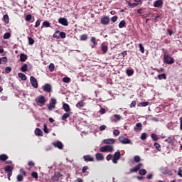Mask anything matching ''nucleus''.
Returning <instances> with one entry per match:
<instances>
[{
	"instance_id": "40",
	"label": "nucleus",
	"mask_w": 182,
	"mask_h": 182,
	"mask_svg": "<svg viewBox=\"0 0 182 182\" xmlns=\"http://www.w3.org/2000/svg\"><path fill=\"white\" fill-rule=\"evenodd\" d=\"M139 48L141 53H144V47L143 46V44L139 43Z\"/></svg>"
},
{
	"instance_id": "21",
	"label": "nucleus",
	"mask_w": 182,
	"mask_h": 182,
	"mask_svg": "<svg viewBox=\"0 0 182 182\" xmlns=\"http://www.w3.org/2000/svg\"><path fill=\"white\" fill-rule=\"evenodd\" d=\"M26 59H28V55H26V54L21 53L20 55V60L21 62H25L26 60Z\"/></svg>"
},
{
	"instance_id": "33",
	"label": "nucleus",
	"mask_w": 182,
	"mask_h": 182,
	"mask_svg": "<svg viewBox=\"0 0 182 182\" xmlns=\"http://www.w3.org/2000/svg\"><path fill=\"white\" fill-rule=\"evenodd\" d=\"M124 26H126V21H124V20H122L119 23V28H120V29H122V28H124Z\"/></svg>"
},
{
	"instance_id": "51",
	"label": "nucleus",
	"mask_w": 182,
	"mask_h": 182,
	"mask_svg": "<svg viewBox=\"0 0 182 182\" xmlns=\"http://www.w3.org/2000/svg\"><path fill=\"white\" fill-rule=\"evenodd\" d=\"M11 72H12V68H11V67H6L5 68L6 73H11Z\"/></svg>"
},
{
	"instance_id": "20",
	"label": "nucleus",
	"mask_w": 182,
	"mask_h": 182,
	"mask_svg": "<svg viewBox=\"0 0 182 182\" xmlns=\"http://www.w3.org/2000/svg\"><path fill=\"white\" fill-rule=\"evenodd\" d=\"M63 108L64 109L65 112H70V107L67 103H64L63 105Z\"/></svg>"
},
{
	"instance_id": "30",
	"label": "nucleus",
	"mask_w": 182,
	"mask_h": 182,
	"mask_svg": "<svg viewBox=\"0 0 182 182\" xmlns=\"http://www.w3.org/2000/svg\"><path fill=\"white\" fill-rule=\"evenodd\" d=\"M58 33H59V36L61 39H65V38H66V33L65 32L58 31Z\"/></svg>"
},
{
	"instance_id": "1",
	"label": "nucleus",
	"mask_w": 182,
	"mask_h": 182,
	"mask_svg": "<svg viewBox=\"0 0 182 182\" xmlns=\"http://www.w3.org/2000/svg\"><path fill=\"white\" fill-rule=\"evenodd\" d=\"M100 151L101 153H113V151H114V149L113 148V146H112V145H107L100 147Z\"/></svg>"
},
{
	"instance_id": "53",
	"label": "nucleus",
	"mask_w": 182,
	"mask_h": 182,
	"mask_svg": "<svg viewBox=\"0 0 182 182\" xmlns=\"http://www.w3.org/2000/svg\"><path fill=\"white\" fill-rule=\"evenodd\" d=\"M32 19V15L31 14H28L26 16V21L27 22H29V21H31Z\"/></svg>"
},
{
	"instance_id": "56",
	"label": "nucleus",
	"mask_w": 182,
	"mask_h": 182,
	"mask_svg": "<svg viewBox=\"0 0 182 182\" xmlns=\"http://www.w3.org/2000/svg\"><path fill=\"white\" fill-rule=\"evenodd\" d=\"M107 126L106 125H102V126H100V132H103L104 130H106V129H107Z\"/></svg>"
},
{
	"instance_id": "61",
	"label": "nucleus",
	"mask_w": 182,
	"mask_h": 182,
	"mask_svg": "<svg viewBox=\"0 0 182 182\" xmlns=\"http://www.w3.org/2000/svg\"><path fill=\"white\" fill-rule=\"evenodd\" d=\"M112 22H117V16H114L112 18H111Z\"/></svg>"
},
{
	"instance_id": "19",
	"label": "nucleus",
	"mask_w": 182,
	"mask_h": 182,
	"mask_svg": "<svg viewBox=\"0 0 182 182\" xmlns=\"http://www.w3.org/2000/svg\"><path fill=\"white\" fill-rule=\"evenodd\" d=\"M83 159L85 161H93L95 160V159L90 156V155H85Z\"/></svg>"
},
{
	"instance_id": "11",
	"label": "nucleus",
	"mask_w": 182,
	"mask_h": 182,
	"mask_svg": "<svg viewBox=\"0 0 182 182\" xmlns=\"http://www.w3.org/2000/svg\"><path fill=\"white\" fill-rule=\"evenodd\" d=\"M58 22L59 23H60L61 25H63L64 26H68V25H69V23L68 22V19L65 18H60L58 19Z\"/></svg>"
},
{
	"instance_id": "36",
	"label": "nucleus",
	"mask_w": 182,
	"mask_h": 182,
	"mask_svg": "<svg viewBox=\"0 0 182 182\" xmlns=\"http://www.w3.org/2000/svg\"><path fill=\"white\" fill-rule=\"evenodd\" d=\"M154 147L156 149V150H158V151H160L161 149V146H160V144H159V143H157V142H155L154 144Z\"/></svg>"
},
{
	"instance_id": "15",
	"label": "nucleus",
	"mask_w": 182,
	"mask_h": 182,
	"mask_svg": "<svg viewBox=\"0 0 182 182\" xmlns=\"http://www.w3.org/2000/svg\"><path fill=\"white\" fill-rule=\"evenodd\" d=\"M142 129H143V125L140 122L136 123L135 127H134V132H139V131L141 130Z\"/></svg>"
},
{
	"instance_id": "48",
	"label": "nucleus",
	"mask_w": 182,
	"mask_h": 182,
	"mask_svg": "<svg viewBox=\"0 0 182 182\" xmlns=\"http://www.w3.org/2000/svg\"><path fill=\"white\" fill-rule=\"evenodd\" d=\"M28 39L29 45H33V43H35V41L33 40V38L28 37Z\"/></svg>"
},
{
	"instance_id": "24",
	"label": "nucleus",
	"mask_w": 182,
	"mask_h": 182,
	"mask_svg": "<svg viewBox=\"0 0 182 182\" xmlns=\"http://www.w3.org/2000/svg\"><path fill=\"white\" fill-rule=\"evenodd\" d=\"M70 114H72L71 112H66L65 114H63L62 116V120H66V119H68V117H70Z\"/></svg>"
},
{
	"instance_id": "6",
	"label": "nucleus",
	"mask_w": 182,
	"mask_h": 182,
	"mask_svg": "<svg viewBox=\"0 0 182 182\" xmlns=\"http://www.w3.org/2000/svg\"><path fill=\"white\" fill-rule=\"evenodd\" d=\"M13 171H14V167L11 166H7L4 167V171H6V173H8L7 177H8L9 180H11V176H12Z\"/></svg>"
},
{
	"instance_id": "35",
	"label": "nucleus",
	"mask_w": 182,
	"mask_h": 182,
	"mask_svg": "<svg viewBox=\"0 0 182 182\" xmlns=\"http://www.w3.org/2000/svg\"><path fill=\"white\" fill-rule=\"evenodd\" d=\"M48 69L50 72H53V70H55V64L50 63L48 66Z\"/></svg>"
},
{
	"instance_id": "28",
	"label": "nucleus",
	"mask_w": 182,
	"mask_h": 182,
	"mask_svg": "<svg viewBox=\"0 0 182 182\" xmlns=\"http://www.w3.org/2000/svg\"><path fill=\"white\" fill-rule=\"evenodd\" d=\"M101 49L102 50V52H104V53H106V52H107V46L105 45V43H102L101 45Z\"/></svg>"
},
{
	"instance_id": "23",
	"label": "nucleus",
	"mask_w": 182,
	"mask_h": 182,
	"mask_svg": "<svg viewBox=\"0 0 182 182\" xmlns=\"http://www.w3.org/2000/svg\"><path fill=\"white\" fill-rule=\"evenodd\" d=\"M85 105H86V103L83 102L82 101H80L77 103L76 107L81 109V107H85Z\"/></svg>"
},
{
	"instance_id": "8",
	"label": "nucleus",
	"mask_w": 182,
	"mask_h": 182,
	"mask_svg": "<svg viewBox=\"0 0 182 182\" xmlns=\"http://www.w3.org/2000/svg\"><path fill=\"white\" fill-rule=\"evenodd\" d=\"M30 82L33 87H34L35 89H38V80H36V78H35V77L31 76L30 77Z\"/></svg>"
},
{
	"instance_id": "31",
	"label": "nucleus",
	"mask_w": 182,
	"mask_h": 182,
	"mask_svg": "<svg viewBox=\"0 0 182 182\" xmlns=\"http://www.w3.org/2000/svg\"><path fill=\"white\" fill-rule=\"evenodd\" d=\"M21 72H26L28 70V64H23L21 68Z\"/></svg>"
},
{
	"instance_id": "59",
	"label": "nucleus",
	"mask_w": 182,
	"mask_h": 182,
	"mask_svg": "<svg viewBox=\"0 0 182 182\" xmlns=\"http://www.w3.org/2000/svg\"><path fill=\"white\" fill-rule=\"evenodd\" d=\"M112 159H113V156L112 154H109L107 157L106 159L107 160V161H110V160H112Z\"/></svg>"
},
{
	"instance_id": "46",
	"label": "nucleus",
	"mask_w": 182,
	"mask_h": 182,
	"mask_svg": "<svg viewBox=\"0 0 182 182\" xmlns=\"http://www.w3.org/2000/svg\"><path fill=\"white\" fill-rule=\"evenodd\" d=\"M146 139H147V134L142 133L141 135V140H146Z\"/></svg>"
},
{
	"instance_id": "52",
	"label": "nucleus",
	"mask_w": 182,
	"mask_h": 182,
	"mask_svg": "<svg viewBox=\"0 0 182 182\" xmlns=\"http://www.w3.org/2000/svg\"><path fill=\"white\" fill-rule=\"evenodd\" d=\"M23 176L22 175L17 176V181L21 182V181H23Z\"/></svg>"
},
{
	"instance_id": "37",
	"label": "nucleus",
	"mask_w": 182,
	"mask_h": 182,
	"mask_svg": "<svg viewBox=\"0 0 182 182\" xmlns=\"http://www.w3.org/2000/svg\"><path fill=\"white\" fill-rule=\"evenodd\" d=\"M151 136L154 141H157V140H159V136H157V134H152Z\"/></svg>"
},
{
	"instance_id": "50",
	"label": "nucleus",
	"mask_w": 182,
	"mask_h": 182,
	"mask_svg": "<svg viewBox=\"0 0 182 182\" xmlns=\"http://www.w3.org/2000/svg\"><path fill=\"white\" fill-rule=\"evenodd\" d=\"M81 41H87V35L84 34L80 36Z\"/></svg>"
},
{
	"instance_id": "60",
	"label": "nucleus",
	"mask_w": 182,
	"mask_h": 182,
	"mask_svg": "<svg viewBox=\"0 0 182 182\" xmlns=\"http://www.w3.org/2000/svg\"><path fill=\"white\" fill-rule=\"evenodd\" d=\"M100 114H105V113H106V109L105 108H101L100 109Z\"/></svg>"
},
{
	"instance_id": "42",
	"label": "nucleus",
	"mask_w": 182,
	"mask_h": 182,
	"mask_svg": "<svg viewBox=\"0 0 182 182\" xmlns=\"http://www.w3.org/2000/svg\"><path fill=\"white\" fill-rule=\"evenodd\" d=\"M126 73H127V75H128L129 76H133V73H134V72H133V70L130 69H127Z\"/></svg>"
},
{
	"instance_id": "25",
	"label": "nucleus",
	"mask_w": 182,
	"mask_h": 182,
	"mask_svg": "<svg viewBox=\"0 0 182 182\" xmlns=\"http://www.w3.org/2000/svg\"><path fill=\"white\" fill-rule=\"evenodd\" d=\"M8 63V58L3 57L0 58V65H2V63Z\"/></svg>"
},
{
	"instance_id": "55",
	"label": "nucleus",
	"mask_w": 182,
	"mask_h": 182,
	"mask_svg": "<svg viewBox=\"0 0 182 182\" xmlns=\"http://www.w3.org/2000/svg\"><path fill=\"white\" fill-rule=\"evenodd\" d=\"M91 42L93 43V45H97V43L96 42V38L95 37L91 38Z\"/></svg>"
},
{
	"instance_id": "45",
	"label": "nucleus",
	"mask_w": 182,
	"mask_h": 182,
	"mask_svg": "<svg viewBox=\"0 0 182 182\" xmlns=\"http://www.w3.org/2000/svg\"><path fill=\"white\" fill-rule=\"evenodd\" d=\"M11 38V33H6L4 35V39H9Z\"/></svg>"
},
{
	"instance_id": "43",
	"label": "nucleus",
	"mask_w": 182,
	"mask_h": 182,
	"mask_svg": "<svg viewBox=\"0 0 182 182\" xmlns=\"http://www.w3.org/2000/svg\"><path fill=\"white\" fill-rule=\"evenodd\" d=\"M43 26H44V28H49L50 26V23L48 21H44L43 23Z\"/></svg>"
},
{
	"instance_id": "13",
	"label": "nucleus",
	"mask_w": 182,
	"mask_h": 182,
	"mask_svg": "<svg viewBox=\"0 0 182 182\" xmlns=\"http://www.w3.org/2000/svg\"><path fill=\"white\" fill-rule=\"evenodd\" d=\"M53 145L54 146V147H57L58 149H60V150H62V149H63V144H62V142L59 141L53 142Z\"/></svg>"
},
{
	"instance_id": "9",
	"label": "nucleus",
	"mask_w": 182,
	"mask_h": 182,
	"mask_svg": "<svg viewBox=\"0 0 182 182\" xmlns=\"http://www.w3.org/2000/svg\"><path fill=\"white\" fill-rule=\"evenodd\" d=\"M101 23L102 25H109V23H110V18H109V16H105L104 17H102Z\"/></svg>"
},
{
	"instance_id": "63",
	"label": "nucleus",
	"mask_w": 182,
	"mask_h": 182,
	"mask_svg": "<svg viewBox=\"0 0 182 182\" xmlns=\"http://www.w3.org/2000/svg\"><path fill=\"white\" fill-rule=\"evenodd\" d=\"M39 25H41V20H37L36 22L35 28L39 27Z\"/></svg>"
},
{
	"instance_id": "29",
	"label": "nucleus",
	"mask_w": 182,
	"mask_h": 182,
	"mask_svg": "<svg viewBox=\"0 0 182 182\" xmlns=\"http://www.w3.org/2000/svg\"><path fill=\"white\" fill-rule=\"evenodd\" d=\"M0 160L1 161H6L8 160V156L6 154H1L0 155Z\"/></svg>"
},
{
	"instance_id": "58",
	"label": "nucleus",
	"mask_w": 182,
	"mask_h": 182,
	"mask_svg": "<svg viewBox=\"0 0 182 182\" xmlns=\"http://www.w3.org/2000/svg\"><path fill=\"white\" fill-rule=\"evenodd\" d=\"M31 176L33 177V178H38V173L36 172H32Z\"/></svg>"
},
{
	"instance_id": "26",
	"label": "nucleus",
	"mask_w": 182,
	"mask_h": 182,
	"mask_svg": "<svg viewBox=\"0 0 182 182\" xmlns=\"http://www.w3.org/2000/svg\"><path fill=\"white\" fill-rule=\"evenodd\" d=\"M18 77H21V80H26V75L22 73H19L18 74Z\"/></svg>"
},
{
	"instance_id": "18",
	"label": "nucleus",
	"mask_w": 182,
	"mask_h": 182,
	"mask_svg": "<svg viewBox=\"0 0 182 182\" xmlns=\"http://www.w3.org/2000/svg\"><path fill=\"white\" fill-rule=\"evenodd\" d=\"M60 177H62V174L60 173H55V175L52 177L53 181H58Z\"/></svg>"
},
{
	"instance_id": "27",
	"label": "nucleus",
	"mask_w": 182,
	"mask_h": 182,
	"mask_svg": "<svg viewBox=\"0 0 182 182\" xmlns=\"http://www.w3.org/2000/svg\"><path fill=\"white\" fill-rule=\"evenodd\" d=\"M158 79H159V80H162V79L166 80L167 79V77L165 73H163L158 75Z\"/></svg>"
},
{
	"instance_id": "7",
	"label": "nucleus",
	"mask_w": 182,
	"mask_h": 182,
	"mask_svg": "<svg viewBox=\"0 0 182 182\" xmlns=\"http://www.w3.org/2000/svg\"><path fill=\"white\" fill-rule=\"evenodd\" d=\"M119 143L122 144H132V140L129 138H124L123 136L119 137Z\"/></svg>"
},
{
	"instance_id": "57",
	"label": "nucleus",
	"mask_w": 182,
	"mask_h": 182,
	"mask_svg": "<svg viewBox=\"0 0 182 182\" xmlns=\"http://www.w3.org/2000/svg\"><path fill=\"white\" fill-rule=\"evenodd\" d=\"M53 38H55V39L60 38V36H59V33H58V31H56L55 33L53 35Z\"/></svg>"
},
{
	"instance_id": "49",
	"label": "nucleus",
	"mask_w": 182,
	"mask_h": 182,
	"mask_svg": "<svg viewBox=\"0 0 182 182\" xmlns=\"http://www.w3.org/2000/svg\"><path fill=\"white\" fill-rule=\"evenodd\" d=\"M113 117H114V119H116L117 120H122V117L120 116V114H114Z\"/></svg>"
},
{
	"instance_id": "16",
	"label": "nucleus",
	"mask_w": 182,
	"mask_h": 182,
	"mask_svg": "<svg viewBox=\"0 0 182 182\" xmlns=\"http://www.w3.org/2000/svg\"><path fill=\"white\" fill-rule=\"evenodd\" d=\"M95 157L97 161H102V160H105V156H103V154L97 153Z\"/></svg>"
},
{
	"instance_id": "5",
	"label": "nucleus",
	"mask_w": 182,
	"mask_h": 182,
	"mask_svg": "<svg viewBox=\"0 0 182 182\" xmlns=\"http://www.w3.org/2000/svg\"><path fill=\"white\" fill-rule=\"evenodd\" d=\"M56 107V99L52 98L50 103L48 104V110L52 111L53 109Z\"/></svg>"
},
{
	"instance_id": "62",
	"label": "nucleus",
	"mask_w": 182,
	"mask_h": 182,
	"mask_svg": "<svg viewBox=\"0 0 182 182\" xmlns=\"http://www.w3.org/2000/svg\"><path fill=\"white\" fill-rule=\"evenodd\" d=\"M87 170H89V167H87V166H84L82 168V173H86V171H87Z\"/></svg>"
},
{
	"instance_id": "17",
	"label": "nucleus",
	"mask_w": 182,
	"mask_h": 182,
	"mask_svg": "<svg viewBox=\"0 0 182 182\" xmlns=\"http://www.w3.org/2000/svg\"><path fill=\"white\" fill-rule=\"evenodd\" d=\"M35 134H36V136L42 137V136H43V132H42V130H41V129L36 128L35 130Z\"/></svg>"
},
{
	"instance_id": "4",
	"label": "nucleus",
	"mask_w": 182,
	"mask_h": 182,
	"mask_svg": "<svg viewBox=\"0 0 182 182\" xmlns=\"http://www.w3.org/2000/svg\"><path fill=\"white\" fill-rule=\"evenodd\" d=\"M122 154H120V151L115 152L112 157V162L114 163V164H117V161L120 160Z\"/></svg>"
},
{
	"instance_id": "2",
	"label": "nucleus",
	"mask_w": 182,
	"mask_h": 182,
	"mask_svg": "<svg viewBox=\"0 0 182 182\" xmlns=\"http://www.w3.org/2000/svg\"><path fill=\"white\" fill-rule=\"evenodd\" d=\"M36 102L38 106H44L45 103H46V100L45 99V96L41 95L36 99Z\"/></svg>"
},
{
	"instance_id": "44",
	"label": "nucleus",
	"mask_w": 182,
	"mask_h": 182,
	"mask_svg": "<svg viewBox=\"0 0 182 182\" xmlns=\"http://www.w3.org/2000/svg\"><path fill=\"white\" fill-rule=\"evenodd\" d=\"M137 5H139V4L137 3H128V6H130V8H134L136 6H137Z\"/></svg>"
},
{
	"instance_id": "38",
	"label": "nucleus",
	"mask_w": 182,
	"mask_h": 182,
	"mask_svg": "<svg viewBox=\"0 0 182 182\" xmlns=\"http://www.w3.org/2000/svg\"><path fill=\"white\" fill-rule=\"evenodd\" d=\"M139 173L141 176H146V174L147 173V171H146V169H141L139 170Z\"/></svg>"
},
{
	"instance_id": "12",
	"label": "nucleus",
	"mask_w": 182,
	"mask_h": 182,
	"mask_svg": "<svg viewBox=\"0 0 182 182\" xmlns=\"http://www.w3.org/2000/svg\"><path fill=\"white\" fill-rule=\"evenodd\" d=\"M154 8H161L163 6V0H156L154 2Z\"/></svg>"
},
{
	"instance_id": "64",
	"label": "nucleus",
	"mask_w": 182,
	"mask_h": 182,
	"mask_svg": "<svg viewBox=\"0 0 182 182\" xmlns=\"http://www.w3.org/2000/svg\"><path fill=\"white\" fill-rule=\"evenodd\" d=\"M129 106L131 108L134 107L136 106V101H132Z\"/></svg>"
},
{
	"instance_id": "41",
	"label": "nucleus",
	"mask_w": 182,
	"mask_h": 182,
	"mask_svg": "<svg viewBox=\"0 0 182 182\" xmlns=\"http://www.w3.org/2000/svg\"><path fill=\"white\" fill-rule=\"evenodd\" d=\"M139 106H141V107H146V106H149V102H140Z\"/></svg>"
},
{
	"instance_id": "34",
	"label": "nucleus",
	"mask_w": 182,
	"mask_h": 182,
	"mask_svg": "<svg viewBox=\"0 0 182 182\" xmlns=\"http://www.w3.org/2000/svg\"><path fill=\"white\" fill-rule=\"evenodd\" d=\"M3 18L5 23H9V16L8 14L4 15Z\"/></svg>"
},
{
	"instance_id": "14",
	"label": "nucleus",
	"mask_w": 182,
	"mask_h": 182,
	"mask_svg": "<svg viewBox=\"0 0 182 182\" xmlns=\"http://www.w3.org/2000/svg\"><path fill=\"white\" fill-rule=\"evenodd\" d=\"M114 139H104L102 143H104V144H114Z\"/></svg>"
},
{
	"instance_id": "32",
	"label": "nucleus",
	"mask_w": 182,
	"mask_h": 182,
	"mask_svg": "<svg viewBox=\"0 0 182 182\" xmlns=\"http://www.w3.org/2000/svg\"><path fill=\"white\" fill-rule=\"evenodd\" d=\"M43 132L44 133H46V134L49 133V129H48V124L46 123L43 124Z\"/></svg>"
},
{
	"instance_id": "22",
	"label": "nucleus",
	"mask_w": 182,
	"mask_h": 182,
	"mask_svg": "<svg viewBox=\"0 0 182 182\" xmlns=\"http://www.w3.org/2000/svg\"><path fill=\"white\" fill-rule=\"evenodd\" d=\"M44 90L45 92H52V86H50V85L49 84H46L45 86H44Z\"/></svg>"
},
{
	"instance_id": "10",
	"label": "nucleus",
	"mask_w": 182,
	"mask_h": 182,
	"mask_svg": "<svg viewBox=\"0 0 182 182\" xmlns=\"http://www.w3.org/2000/svg\"><path fill=\"white\" fill-rule=\"evenodd\" d=\"M143 167V164H139L137 166H136L135 167L132 168L130 169V172L131 173H137V171H139V170H140V168Z\"/></svg>"
},
{
	"instance_id": "54",
	"label": "nucleus",
	"mask_w": 182,
	"mask_h": 182,
	"mask_svg": "<svg viewBox=\"0 0 182 182\" xmlns=\"http://www.w3.org/2000/svg\"><path fill=\"white\" fill-rule=\"evenodd\" d=\"M113 134H114V136H119V134H120V131H119L117 129H114L113 132Z\"/></svg>"
},
{
	"instance_id": "39",
	"label": "nucleus",
	"mask_w": 182,
	"mask_h": 182,
	"mask_svg": "<svg viewBox=\"0 0 182 182\" xmlns=\"http://www.w3.org/2000/svg\"><path fill=\"white\" fill-rule=\"evenodd\" d=\"M63 82L64 83H70V78L69 77H65L63 78Z\"/></svg>"
},
{
	"instance_id": "3",
	"label": "nucleus",
	"mask_w": 182,
	"mask_h": 182,
	"mask_svg": "<svg viewBox=\"0 0 182 182\" xmlns=\"http://www.w3.org/2000/svg\"><path fill=\"white\" fill-rule=\"evenodd\" d=\"M164 63H166L167 65H173V63H174V58H171L168 55H165L164 56Z\"/></svg>"
},
{
	"instance_id": "47",
	"label": "nucleus",
	"mask_w": 182,
	"mask_h": 182,
	"mask_svg": "<svg viewBox=\"0 0 182 182\" xmlns=\"http://www.w3.org/2000/svg\"><path fill=\"white\" fill-rule=\"evenodd\" d=\"M140 160H141V159H140V157L139 156H135L134 157V161H135V163L140 162Z\"/></svg>"
}]
</instances>
